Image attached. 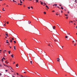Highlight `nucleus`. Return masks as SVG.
Here are the masks:
<instances>
[{"mask_svg":"<svg viewBox=\"0 0 77 77\" xmlns=\"http://www.w3.org/2000/svg\"><path fill=\"white\" fill-rule=\"evenodd\" d=\"M35 60L38 62V63L40 65H45L44 62L42 60H41V57L39 56H38L37 59H36Z\"/></svg>","mask_w":77,"mask_h":77,"instance_id":"f257e3e1","label":"nucleus"},{"mask_svg":"<svg viewBox=\"0 0 77 77\" xmlns=\"http://www.w3.org/2000/svg\"><path fill=\"white\" fill-rule=\"evenodd\" d=\"M50 68L51 69V68H53V66L51 65L50 66Z\"/></svg>","mask_w":77,"mask_h":77,"instance_id":"f03ea898","label":"nucleus"},{"mask_svg":"<svg viewBox=\"0 0 77 77\" xmlns=\"http://www.w3.org/2000/svg\"><path fill=\"white\" fill-rule=\"evenodd\" d=\"M55 28H56V26H54L53 27V29L54 30L55 29Z\"/></svg>","mask_w":77,"mask_h":77,"instance_id":"7ed1b4c3","label":"nucleus"},{"mask_svg":"<svg viewBox=\"0 0 77 77\" xmlns=\"http://www.w3.org/2000/svg\"><path fill=\"white\" fill-rule=\"evenodd\" d=\"M5 63H7V64H8V63H9V62H8L7 61H5Z\"/></svg>","mask_w":77,"mask_h":77,"instance_id":"20e7f679","label":"nucleus"},{"mask_svg":"<svg viewBox=\"0 0 77 77\" xmlns=\"http://www.w3.org/2000/svg\"><path fill=\"white\" fill-rule=\"evenodd\" d=\"M16 67H18V64H17L16 65Z\"/></svg>","mask_w":77,"mask_h":77,"instance_id":"39448f33","label":"nucleus"},{"mask_svg":"<svg viewBox=\"0 0 77 77\" xmlns=\"http://www.w3.org/2000/svg\"><path fill=\"white\" fill-rule=\"evenodd\" d=\"M11 57H12V58H14V54L11 55Z\"/></svg>","mask_w":77,"mask_h":77,"instance_id":"423d86ee","label":"nucleus"},{"mask_svg":"<svg viewBox=\"0 0 77 77\" xmlns=\"http://www.w3.org/2000/svg\"><path fill=\"white\" fill-rule=\"evenodd\" d=\"M10 68H11V70L12 71V70H13V71H14V70L13 69H12V67H10Z\"/></svg>","mask_w":77,"mask_h":77,"instance_id":"0eeeda50","label":"nucleus"},{"mask_svg":"<svg viewBox=\"0 0 77 77\" xmlns=\"http://www.w3.org/2000/svg\"><path fill=\"white\" fill-rule=\"evenodd\" d=\"M57 4H55L54 5H53V6H57Z\"/></svg>","mask_w":77,"mask_h":77,"instance_id":"6e6552de","label":"nucleus"},{"mask_svg":"<svg viewBox=\"0 0 77 77\" xmlns=\"http://www.w3.org/2000/svg\"><path fill=\"white\" fill-rule=\"evenodd\" d=\"M34 0L36 1V3H38V2H39V1H38V0Z\"/></svg>","mask_w":77,"mask_h":77,"instance_id":"1a4fd4ad","label":"nucleus"},{"mask_svg":"<svg viewBox=\"0 0 77 77\" xmlns=\"http://www.w3.org/2000/svg\"><path fill=\"white\" fill-rule=\"evenodd\" d=\"M8 52L9 53V54H11V51H8Z\"/></svg>","mask_w":77,"mask_h":77,"instance_id":"9d476101","label":"nucleus"},{"mask_svg":"<svg viewBox=\"0 0 77 77\" xmlns=\"http://www.w3.org/2000/svg\"><path fill=\"white\" fill-rule=\"evenodd\" d=\"M8 40H6V43H7V44H9V42H8Z\"/></svg>","mask_w":77,"mask_h":77,"instance_id":"9b49d317","label":"nucleus"},{"mask_svg":"<svg viewBox=\"0 0 77 77\" xmlns=\"http://www.w3.org/2000/svg\"><path fill=\"white\" fill-rule=\"evenodd\" d=\"M16 48V47H15V46H14V50H16V48Z\"/></svg>","mask_w":77,"mask_h":77,"instance_id":"f8f14e48","label":"nucleus"},{"mask_svg":"<svg viewBox=\"0 0 77 77\" xmlns=\"http://www.w3.org/2000/svg\"><path fill=\"white\" fill-rule=\"evenodd\" d=\"M20 3H23V2H22V1H21V0H20Z\"/></svg>","mask_w":77,"mask_h":77,"instance_id":"ddd939ff","label":"nucleus"},{"mask_svg":"<svg viewBox=\"0 0 77 77\" xmlns=\"http://www.w3.org/2000/svg\"><path fill=\"white\" fill-rule=\"evenodd\" d=\"M65 38L66 39H67V38H68V36H67V35L66 36Z\"/></svg>","mask_w":77,"mask_h":77,"instance_id":"4468645a","label":"nucleus"},{"mask_svg":"<svg viewBox=\"0 0 77 77\" xmlns=\"http://www.w3.org/2000/svg\"><path fill=\"white\" fill-rule=\"evenodd\" d=\"M41 5H43V2H41Z\"/></svg>","mask_w":77,"mask_h":77,"instance_id":"2eb2a0df","label":"nucleus"},{"mask_svg":"<svg viewBox=\"0 0 77 77\" xmlns=\"http://www.w3.org/2000/svg\"><path fill=\"white\" fill-rule=\"evenodd\" d=\"M46 8H48V9H49V8H48V6H47V5H46Z\"/></svg>","mask_w":77,"mask_h":77,"instance_id":"dca6fc26","label":"nucleus"},{"mask_svg":"<svg viewBox=\"0 0 77 77\" xmlns=\"http://www.w3.org/2000/svg\"><path fill=\"white\" fill-rule=\"evenodd\" d=\"M2 11H5V10H4V8H3Z\"/></svg>","mask_w":77,"mask_h":77,"instance_id":"f3484780","label":"nucleus"},{"mask_svg":"<svg viewBox=\"0 0 77 77\" xmlns=\"http://www.w3.org/2000/svg\"><path fill=\"white\" fill-rule=\"evenodd\" d=\"M6 36H7V37H8V34H6Z\"/></svg>","mask_w":77,"mask_h":77,"instance_id":"a211bd4d","label":"nucleus"},{"mask_svg":"<svg viewBox=\"0 0 77 77\" xmlns=\"http://www.w3.org/2000/svg\"><path fill=\"white\" fill-rule=\"evenodd\" d=\"M10 42H12V40L11 39L10 40Z\"/></svg>","mask_w":77,"mask_h":77,"instance_id":"6ab92c4d","label":"nucleus"},{"mask_svg":"<svg viewBox=\"0 0 77 77\" xmlns=\"http://www.w3.org/2000/svg\"><path fill=\"white\" fill-rule=\"evenodd\" d=\"M65 16H66V17H67V16H68V15L67 14L66 15V14H65Z\"/></svg>","mask_w":77,"mask_h":77,"instance_id":"aec40b11","label":"nucleus"},{"mask_svg":"<svg viewBox=\"0 0 77 77\" xmlns=\"http://www.w3.org/2000/svg\"><path fill=\"white\" fill-rule=\"evenodd\" d=\"M57 60H60V59L59 58H57Z\"/></svg>","mask_w":77,"mask_h":77,"instance_id":"412c9836","label":"nucleus"},{"mask_svg":"<svg viewBox=\"0 0 77 77\" xmlns=\"http://www.w3.org/2000/svg\"><path fill=\"white\" fill-rule=\"evenodd\" d=\"M30 62L31 64H32V61H30Z\"/></svg>","mask_w":77,"mask_h":77,"instance_id":"4be33fe9","label":"nucleus"},{"mask_svg":"<svg viewBox=\"0 0 77 77\" xmlns=\"http://www.w3.org/2000/svg\"><path fill=\"white\" fill-rule=\"evenodd\" d=\"M44 14H46V12H44Z\"/></svg>","mask_w":77,"mask_h":77,"instance_id":"5701e85b","label":"nucleus"},{"mask_svg":"<svg viewBox=\"0 0 77 77\" xmlns=\"http://www.w3.org/2000/svg\"><path fill=\"white\" fill-rule=\"evenodd\" d=\"M14 44H15V43H16V41H14Z\"/></svg>","mask_w":77,"mask_h":77,"instance_id":"b1692460","label":"nucleus"},{"mask_svg":"<svg viewBox=\"0 0 77 77\" xmlns=\"http://www.w3.org/2000/svg\"><path fill=\"white\" fill-rule=\"evenodd\" d=\"M4 66H7V65H6L5 64H4Z\"/></svg>","mask_w":77,"mask_h":77,"instance_id":"393cba45","label":"nucleus"},{"mask_svg":"<svg viewBox=\"0 0 77 77\" xmlns=\"http://www.w3.org/2000/svg\"><path fill=\"white\" fill-rule=\"evenodd\" d=\"M57 62H60V60H57Z\"/></svg>","mask_w":77,"mask_h":77,"instance_id":"a878e982","label":"nucleus"},{"mask_svg":"<svg viewBox=\"0 0 77 77\" xmlns=\"http://www.w3.org/2000/svg\"><path fill=\"white\" fill-rule=\"evenodd\" d=\"M61 8L62 9H63V7H61Z\"/></svg>","mask_w":77,"mask_h":77,"instance_id":"bb28decb","label":"nucleus"},{"mask_svg":"<svg viewBox=\"0 0 77 77\" xmlns=\"http://www.w3.org/2000/svg\"><path fill=\"white\" fill-rule=\"evenodd\" d=\"M28 9H30V8L29 7H28Z\"/></svg>","mask_w":77,"mask_h":77,"instance_id":"cd10ccee","label":"nucleus"},{"mask_svg":"<svg viewBox=\"0 0 77 77\" xmlns=\"http://www.w3.org/2000/svg\"><path fill=\"white\" fill-rule=\"evenodd\" d=\"M66 18V19H68V17H67Z\"/></svg>","mask_w":77,"mask_h":77,"instance_id":"c85d7f7f","label":"nucleus"},{"mask_svg":"<svg viewBox=\"0 0 77 77\" xmlns=\"http://www.w3.org/2000/svg\"><path fill=\"white\" fill-rule=\"evenodd\" d=\"M12 39L13 40H14V38H12Z\"/></svg>","mask_w":77,"mask_h":77,"instance_id":"c756f323","label":"nucleus"},{"mask_svg":"<svg viewBox=\"0 0 77 77\" xmlns=\"http://www.w3.org/2000/svg\"><path fill=\"white\" fill-rule=\"evenodd\" d=\"M31 8L32 9H33V7L32 6H31Z\"/></svg>","mask_w":77,"mask_h":77,"instance_id":"7c9ffc66","label":"nucleus"},{"mask_svg":"<svg viewBox=\"0 0 77 77\" xmlns=\"http://www.w3.org/2000/svg\"><path fill=\"white\" fill-rule=\"evenodd\" d=\"M37 31L38 32H39V31L38 30V29H36Z\"/></svg>","mask_w":77,"mask_h":77,"instance_id":"2f4dec72","label":"nucleus"},{"mask_svg":"<svg viewBox=\"0 0 77 77\" xmlns=\"http://www.w3.org/2000/svg\"><path fill=\"white\" fill-rule=\"evenodd\" d=\"M57 8H58L59 9H60V8L59 6H57Z\"/></svg>","mask_w":77,"mask_h":77,"instance_id":"473e14b6","label":"nucleus"},{"mask_svg":"<svg viewBox=\"0 0 77 77\" xmlns=\"http://www.w3.org/2000/svg\"><path fill=\"white\" fill-rule=\"evenodd\" d=\"M77 2V0H75V2Z\"/></svg>","mask_w":77,"mask_h":77,"instance_id":"72a5a7b5","label":"nucleus"},{"mask_svg":"<svg viewBox=\"0 0 77 77\" xmlns=\"http://www.w3.org/2000/svg\"><path fill=\"white\" fill-rule=\"evenodd\" d=\"M3 59H2V62H3Z\"/></svg>","mask_w":77,"mask_h":77,"instance_id":"f704fd0d","label":"nucleus"},{"mask_svg":"<svg viewBox=\"0 0 77 77\" xmlns=\"http://www.w3.org/2000/svg\"><path fill=\"white\" fill-rule=\"evenodd\" d=\"M3 59H4V60H5V58H4V57H3Z\"/></svg>","mask_w":77,"mask_h":77,"instance_id":"c9c22d12","label":"nucleus"},{"mask_svg":"<svg viewBox=\"0 0 77 77\" xmlns=\"http://www.w3.org/2000/svg\"><path fill=\"white\" fill-rule=\"evenodd\" d=\"M13 1L14 2H16L15 1H14V0H13Z\"/></svg>","mask_w":77,"mask_h":77,"instance_id":"e433bc0d","label":"nucleus"},{"mask_svg":"<svg viewBox=\"0 0 77 77\" xmlns=\"http://www.w3.org/2000/svg\"><path fill=\"white\" fill-rule=\"evenodd\" d=\"M7 67H8V68H10L9 66H7Z\"/></svg>","mask_w":77,"mask_h":77,"instance_id":"4c0bfd02","label":"nucleus"},{"mask_svg":"<svg viewBox=\"0 0 77 77\" xmlns=\"http://www.w3.org/2000/svg\"><path fill=\"white\" fill-rule=\"evenodd\" d=\"M7 24H9V22H7Z\"/></svg>","mask_w":77,"mask_h":77,"instance_id":"58836bf2","label":"nucleus"},{"mask_svg":"<svg viewBox=\"0 0 77 77\" xmlns=\"http://www.w3.org/2000/svg\"><path fill=\"white\" fill-rule=\"evenodd\" d=\"M5 71H6V72H8V70H5Z\"/></svg>","mask_w":77,"mask_h":77,"instance_id":"ea45409f","label":"nucleus"},{"mask_svg":"<svg viewBox=\"0 0 77 77\" xmlns=\"http://www.w3.org/2000/svg\"><path fill=\"white\" fill-rule=\"evenodd\" d=\"M0 75H2V73H0Z\"/></svg>","mask_w":77,"mask_h":77,"instance_id":"a19ab883","label":"nucleus"},{"mask_svg":"<svg viewBox=\"0 0 77 77\" xmlns=\"http://www.w3.org/2000/svg\"><path fill=\"white\" fill-rule=\"evenodd\" d=\"M6 26V25L5 24H4V26Z\"/></svg>","mask_w":77,"mask_h":77,"instance_id":"79ce46f5","label":"nucleus"},{"mask_svg":"<svg viewBox=\"0 0 77 77\" xmlns=\"http://www.w3.org/2000/svg\"><path fill=\"white\" fill-rule=\"evenodd\" d=\"M28 23L29 24H30V23H31V22H29V23Z\"/></svg>","mask_w":77,"mask_h":77,"instance_id":"37998d69","label":"nucleus"},{"mask_svg":"<svg viewBox=\"0 0 77 77\" xmlns=\"http://www.w3.org/2000/svg\"><path fill=\"white\" fill-rule=\"evenodd\" d=\"M23 73H26V72H23Z\"/></svg>","mask_w":77,"mask_h":77,"instance_id":"c03bdc74","label":"nucleus"},{"mask_svg":"<svg viewBox=\"0 0 77 77\" xmlns=\"http://www.w3.org/2000/svg\"><path fill=\"white\" fill-rule=\"evenodd\" d=\"M61 13H62V12H63V11H61Z\"/></svg>","mask_w":77,"mask_h":77,"instance_id":"a18cd8bd","label":"nucleus"},{"mask_svg":"<svg viewBox=\"0 0 77 77\" xmlns=\"http://www.w3.org/2000/svg\"><path fill=\"white\" fill-rule=\"evenodd\" d=\"M17 75H19V74H18V73H17Z\"/></svg>","mask_w":77,"mask_h":77,"instance_id":"49530a36","label":"nucleus"},{"mask_svg":"<svg viewBox=\"0 0 77 77\" xmlns=\"http://www.w3.org/2000/svg\"><path fill=\"white\" fill-rule=\"evenodd\" d=\"M15 63L14 61V63H13L14 64Z\"/></svg>","mask_w":77,"mask_h":77,"instance_id":"de8ad7c7","label":"nucleus"},{"mask_svg":"<svg viewBox=\"0 0 77 77\" xmlns=\"http://www.w3.org/2000/svg\"><path fill=\"white\" fill-rule=\"evenodd\" d=\"M72 42H74V41H73Z\"/></svg>","mask_w":77,"mask_h":77,"instance_id":"09e8293b","label":"nucleus"},{"mask_svg":"<svg viewBox=\"0 0 77 77\" xmlns=\"http://www.w3.org/2000/svg\"><path fill=\"white\" fill-rule=\"evenodd\" d=\"M70 22H71V23H73V22L72 21H70Z\"/></svg>","mask_w":77,"mask_h":77,"instance_id":"8fccbe9b","label":"nucleus"},{"mask_svg":"<svg viewBox=\"0 0 77 77\" xmlns=\"http://www.w3.org/2000/svg\"><path fill=\"white\" fill-rule=\"evenodd\" d=\"M56 15H58V14H56Z\"/></svg>","mask_w":77,"mask_h":77,"instance_id":"3c124183","label":"nucleus"},{"mask_svg":"<svg viewBox=\"0 0 77 77\" xmlns=\"http://www.w3.org/2000/svg\"><path fill=\"white\" fill-rule=\"evenodd\" d=\"M6 34H8V32H6Z\"/></svg>","mask_w":77,"mask_h":77,"instance_id":"603ef678","label":"nucleus"},{"mask_svg":"<svg viewBox=\"0 0 77 77\" xmlns=\"http://www.w3.org/2000/svg\"><path fill=\"white\" fill-rule=\"evenodd\" d=\"M20 5H22V4H20Z\"/></svg>","mask_w":77,"mask_h":77,"instance_id":"864d4df0","label":"nucleus"},{"mask_svg":"<svg viewBox=\"0 0 77 77\" xmlns=\"http://www.w3.org/2000/svg\"><path fill=\"white\" fill-rule=\"evenodd\" d=\"M76 45V44H74V45L75 46V45Z\"/></svg>","mask_w":77,"mask_h":77,"instance_id":"5fc2aeb1","label":"nucleus"},{"mask_svg":"<svg viewBox=\"0 0 77 77\" xmlns=\"http://www.w3.org/2000/svg\"><path fill=\"white\" fill-rule=\"evenodd\" d=\"M54 11H55L54 10V11H52V12H54Z\"/></svg>","mask_w":77,"mask_h":77,"instance_id":"6e6d98bb","label":"nucleus"},{"mask_svg":"<svg viewBox=\"0 0 77 77\" xmlns=\"http://www.w3.org/2000/svg\"><path fill=\"white\" fill-rule=\"evenodd\" d=\"M6 6H7V7H8V5H7Z\"/></svg>","mask_w":77,"mask_h":77,"instance_id":"4d7b16f0","label":"nucleus"},{"mask_svg":"<svg viewBox=\"0 0 77 77\" xmlns=\"http://www.w3.org/2000/svg\"><path fill=\"white\" fill-rule=\"evenodd\" d=\"M5 38H7V36H6V37H5Z\"/></svg>","mask_w":77,"mask_h":77,"instance_id":"13d9d810","label":"nucleus"},{"mask_svg":"<svg viewBox=\"0 0 77 77\" xmlns=\"http://www.w3.org/2000/svg\"><path fill=\"white\" fill-rule=\"evenodd\" d=\"M4 51H6V50H5Z\"/></svg>","mask_w":77,"mask_h":77,"instance_id":"bf43d9fd","label":"nucleus"},{"mask_svg":"<svg viewBox=\"0 0 77 77\" xmlns=\"http://www.w3.org/2000/svg\"><path fill=\"white\" fill-rule=\"evenodd\" d=\"M75 28H76V29H77V26Z\"/></svg>","mask_w":77,"mask_h":77,"instance_id":"052dcab7","label":"nucleus"},{"mask_svg":"<svg viewBox=\"0 0 77 77\" xmlns=\"http://www.w3.org/2000/svg\"><path fill=\"white\" fill-rule=\"evenodd\" d=\"M2 66V65L0 64V66Z\"/></svg>","mask_w":77,"mask_h":77,"instance_id":"680f3d73","label":"nucleus"},{"mask_svg":"<svg viewBox=\"0 0 77 77\" xmlns=\"http://www.w3.org/2000/svg\"><path fill=\"white\" fill-rule=\"evenodd\" d=\"M60 6H61V5H60Z\"/></svg>","mask_w":77,"mask_h":77,"instance_id":"e2e57ef3","label":"nucleus"},{"mask_svg":"<svg viewBox=\"0 0 77 77\" xmlns=\"http://www.w3.org/2000/svg\"><path fill=\"white\" fill-rule=\"evenodd\" d=\"M68 34H69V35H70V33H68Z\"/></svg>","mask_w":77,"mask_h":77,"instance_id":"0e129e2a","label":"nucleus"},{"mask_svg":"<svg viewBox=\"0 0 77 77\" xmlns=\"http://www.w3.org/2000/svg\"><path fill=\"white\" fill-rule=\"evenodd\" d=\"M11 71L12 72H14V71H12V70H11Z\"/></svg>","mask_w":77,"mask_h":77,"instance_id":"69168bd1","label":"nucleus"},{"mask_svg":"<svg viewBox=\"0 0 77 77\" xmlns=\"http://www.w3.org/2000/svg\"><path fill=\"white\" fill-rule=\"evenodd\" d=\"M48 45H49L50 46V45L49 44Z\"/></svg>","mask_w":77,"mask_h":77,"instance_id":"338daca9","label":"nucleus"},{"mask_svg":"<svg viewBox=\"0 0 77 77\" xmlns=\"http://www.w3.org/2000/svg\"><path fill=\"white\" fill-rule=\"evenodd\" d=\"M0 51H2V50H0Z\"/></svg>","mask_w":77,"mask_h":77,"instance_id":"774afa93","label":"nucleus"}]
</instances>
